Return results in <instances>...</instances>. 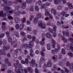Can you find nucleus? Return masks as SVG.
I'll use <instances>...</instances> for the list:
<instances>
[{
  "label": "nucleus",
  "mask_w": 73,
  "mask_h": 73,
  "mask_svg": "<svg viewBox=\"0 0 73 73\" xmlns=\"http://www.w3.org/2000/svg\"><path fill=\"white\" fill-rule=\"evenodd\" d=\"M17 73H21V71H20V69L19 68L16 72Z\"/></svg>",
  "instance_id": "nucleus-62"
},
{
  "label": "nucleus",
  "mask_w": 73,
  "mask_h": 73,
  "mask_svg": "<svg viewBox=\"0 0 73 73\" xmlns=\"http://www.w3.org/2000/svg\"><path fill=\"white\" fill-rule=\"evenodd\" d=\"M21 34L22 36H25V33L23 32H22L21 33Z\"/></svg>",
  "instance_id": "nucleus-53"
},
{
  "label": "nucleus",
  "mask_w": 73,
  "mask_h": 73,
  "mask_svg": "<svg viewBox=\"0 0 73 73\" xmlns=\"http://www.w3.org/2000/svg\"><path fill=\"white\" fill-rule=\"evenodd\" d=\"M46 36L47 38L49 39H51L52 37V35L49 33H47L46 34Z\"/></svg>",
  "instance_id": "nucleus-9"
},
{
  "label": "nucleus",
  "mask_w": 73,
  "mask_h": 73,
  "mask_svg": "<svg viewBox=\"0 0 73 73\" xmlns=\"http://www.w3.org/2000/svg\"><path fill=\"white\" fill-rule=\"evenodd\" d=\"M31 63L33 65H35L36 63L35 62V60H33V59H32V60L31 61Z\"/></svg>",
  "instance_id": "nucleus-42"
},
{
  "label": "nucleus",
  "mask_w": 73,
  "mask_h": 73,
  "mask_svg": "<svg viewBox=\"0 0 73 73\" xmlns=\"http://www.w3.org/2000/svg\"><path fill=\"white\" fill-rule=\"evenodd\" d=\"M38 24L39 27H41L42 29H44L46 27V25L45 23H42V22L41 21H39Z\"/></svg>",
  "instance_id": "nucleus-1"
},
{
  "label": "nucleus",
  "mask_w": 73,
  "mask_h": 73,
  "mask_svg": "<svg viewBox=\"0 0 73 73\" xmlns=\"http://www.w3.org/2000/svg\"><path fill=\"white\" fill-rule=\"evenodd\" d=\"M68 5L69 9H73V7L72 4L70 3H68Z\"/></svg>",
  "instance_id": "nucleus-24"
},
{
  "label": "nucleus",
  "mask_w": 73,
  "mask_h": 73,
  "mask_svg": "<svg viewBox=\"0 0 73 73\" xmlns=\"http://www.w3.org/2000/svg\"><path fill=\"white\" fill-rule=\"evenodd\" d=\"M25 20H26V18L25 17L23 18L22 20V23H25Z\"/></svg>",
  "instance_id": "nucleus-40"
},
{
  "label": "nucleus",
  "mask_w": 73,
  "mask_h": 73,
  "mask_svg": "<svg viewBox=\"0 0 73 73\" xmlns=\"http://www.w3.org/2000/svg\"><path fill=\"white\" fill-rule=\"evenodd\" d=\"M6 34L7 36V37H9L10 35V32L9 31H7L6 32Z\"/></svg>",
  "instance_id": "nucleus-44"
},
{
  "label": "nucleus",
  "mask_w": 73,
  "mask_h": 73,
  "mask_svg": "<svg viewBox=\"0 0 73 73\" xmlns=\"http://www.w3.org/2000/svg\"><path fill=\"white\" fill-rule=\"evenodd\" d=\"M64 69L66 72L67 73H69V70H68L67 68H66L65 67L64 68Z\"/></svg>",
  "instance_id": "nucleus-38"
},
{
  "label": "nucleus",
  "mask_w": 73,
  "mask_h": 73,
  "mask_svg": "<svg viewBox=\"0 0 73 73\" xmlns=\"http://www.w3.org/2000/svg\"><path fill=\"white\" fill-rule=\"evenodd\" d=\"M11 14H8L7 15L8 16V19H9V20H12V19H13V17L11 16H10Z\"/></svg>",
  "instance_id": "nucleus-28"
},
{
  "label": "nucleus",
  "mask_w": 73,
  "mask_h": 73,
  "mask_svg": "<svg viewBox=\"0 0 73 73\" xmlns=\"http://www.w3.org/2000/svg\"><path fill=\"white\" fill-rule=\"evenodd\" d=\"M35 40H36V37H35V36H33V37L32 41L34 42V41H35Z\"/></svg>",
  "instance_id": "nucleus-52"
},
{
  "label": "nucleus",
  "mask_w": 73,
  "mask_h": 73,
  "mask_svg": "<svg viewBox=\"0 0 73 73\" xmlns=\"http://www.w3.org/2000/svg\"><path fill=\"white\" fill-rule=\"evenodd\" d=\"M14 20L15 23H17L20 21V19L18 17H16L15 18Z\"/></svg>",
  "instance_id": "nucleus-12"
},
{
  "label": "nucleus",
  "mask_w": 73,
  "mask_h": 73,
  "mask_svg": "<svg viewBox=\"0 0 73 73\" xmlns=\"http://www.w3.org/2000/svg\"><path fill=\"white\" fill-rule=\"evenodd\" d=\"M20 11H17L15 13V14L16 16H19L20 14Z\"/></svg>",
  "instance_id": "nucleus-48"
},
{
  "label": "nucleus",
  "mask_w": 73,
  "mask_h": 73,
  "mask_svg": "<svg viewBox=\"0 0 73 73\" xmlns=\"http://www.w3.org/2000/svg\"><path fill=\"white\" fill-rule=\"evenodd\" d=\"M62 7L61 5H59L57 7L58 10L62 9Z\"/></svg>",
  "instance_id": "nucleus-32"
},
{
  "label": "nucleus",
  "mask_w": 73,
  "mask_h": 73,
  "mask_svg": "<svg viewBox=\"0 0 73 73\" xmlns=\"http://www.w3.org/2000/svg\"><path fill=\"white\" fill-rule=\"evenodd\" d=\"M35 54H39V51L38 50H36L35 52Z\"/></svg>",
  "instance_id": "nucleus-64"
},
{
  "label": "nucleus",
  "mask_w": 73,
  "mask_h": 73,
  "mask_svg": "<svg viewBox=\"0 0 73 73\" xmlns=\"http://www.w3.org/2000/svg\"><path fill=\"white\" fill-rule=\"evenodd\" d=\"M45 16H50V13L49 11H47L45 12Z\"/></svg>",
  "instance_id": "nucleus-22"
},
{
  "label": "nucleus",
  "mask_w": 73,
  "mask_h": 73,
  "mask_svg": "<svg viewBox=\"0 0 73 73\" xmlns=\"http://www.w3.org/2000/svg\"><path fill=\"white\" fill-rule=\"evenodd\" d=\"M68 54L69 56H71V57H73V54L72 52L69 53Z\"/></svg>",
  "instance_id": "nucleus-59"
},
{
  "label": "nucleus",
  "mask_w": 73,
  "mask_h": 73,
  "mask_svg": "<svg viewBox=\"0 0 73 73\" xmlns=\"http://www.w3.org/2000/svg\"><path fill=\"white\" fill-rule=\"evenodd\" d=\"M51 53L53 55H54V54H56V52H55V51L54 50H51Z\"/></svg>",
  "instance_id": "nucleus-51"
},
{
  "label": "nucleus",
  "mask_w": 73,
  "mask_h": 73,
  "mask_svg": "<svg viewBox=\"0 0 73 73\" xmlns=\"http://www.w3.org/2000/svg\"><path fill=\"white\" fill-rule=\"evenodd\" d=\"M21 7L22 9H25L26 7V3L25 2H23L22 4Z\"/></svg>",
  "instance_id": "nucleus-20"
},
{
  "label": "nucleus",
  "mask_w": 73,
  "mask_h": 73,
  "mask_svg": "<svg viewBox=\"0 0 73 73\" xmlns=\"http://www.w3.org/2000/svg\"><path fill=\"white\" fill-rule=\"evenodd\" d=\"M13 66L14 67H15V68H17V64L16 63H14L13 64Z\"/></svg>",
  "instance_id": "nucleus-55"
},
{
  "label": "nucleus",
  "mask_w": 73,
  "mask_h": 73,
  "mask_svg": "<svg viewBox=\"0 0 73 73\" xmlns=\"http://www.w3.org/2000/svg\"><path fill=\"white\" fill-rule=\"evenodd\" d=\"M34 43L32 41H30L29 42V44H24L23 46H33Z\"/></svg>",
  "instance_id": "nucleus-7"
},
{
  "label": "nucleus",
  "mask_w": 73,
  "mask_h": 73,
  "mask_svg": "<svg viewBox=\"0 0 73 73\" xmlns=\"http://www.w3.org/2000/svg\"><path fill=\"white\" fill-rule=\"evenodd\" d=\"M38 5H42V1H40V0H39L38 2Z\"/></svg>",
  "instance_id": "nucleus-46"
},
{
  "label": "nucleus",
  "mask_w": 73,
  "mask_h": 73,
  "mask_svg": "<svg viewBox=\"0 0 73 73\" xmlns=\"http://www.w3.org/2000/svg\"><path fill=\"white\" fill-rule=\"evenodd\" d=\"M15 29L16 30H18L19 29V28H20V25L19 24H16L15 26Z\"/></svg>",
  "instance_id": "nucleus-23"
},
{
  "label": "nucleus",
  "mask_w": 73,
  "mask_h": 73,
  "mask_svg": "<svg viewBox=\"0 0 73 73\" xmlns=\"http://www.w3.org/2000/svg\"><path fill=\"white\" fill-rule=\"evenodd\" d=\"M8 41L9 42H12V38L11 37H9L8 39Z\"/></svg>",
  "instance_id": "nucleus-30"
},
{
  "label": "nucleus",
  "mask_w": 73,
  "mask_h": 73,
  "mask_svg": "<svg viewBox=\"0 0 73 73\" xmlns=\"http://www.w3.org/2000/svg\"><path fill=\"white\" fill-rule=\"evenodd\" d=\"M64 62V60L62 59H61L60 60L59 63V65L61 66L62 65L63 63Z\"/></svg>",
  "instance_id": "nucleus-33"
},
{
  "label": "nucleus",
  "mask_w": 73,
  "mask_h": 73,
  "mask_svg": "<svg viewBox=\"0 0 73 73\" xmlns=\"http://www.w3.org/2000/svg\"><path fill=\"white\" fill-rule=\"evenodd\" d=\"M2 29L3 31H5L7 29V27L6 26H2Z\"/></svg>",
  "instance_id": "nucleus-31"
},
{
  "label": "nucleus",
  "mask_w": 73,
  "mask_h": 73,
  "mask_svg": "<svg viewBox=\"0 0 73 73\" xmlns=\"http://www.w3.org/2000/svg\"><path fill=\"white\" fill-rule=\"evenodd\" d=\"M26 3H29V4H31L33 1V0H26Z\"/></svg>",
  "instance_id": "nucleus-25"
},
{
  "label": "nucleus",
  "mask_w": 73,
  "mask_h": 73,
  "mask_svg": "<svg viewBox=\"0 0 73 73\" xmlns=\"http://www.w3.org/2000/svg\"><path fill=\"white\" fill-rule=\"evenodd\" d=\"M36 16L38 18V19H40V18H41V16H42V15L41 13H38L36 14Z\"/></svg>",
  "instance_id": "nucleus-19"
},
{
  "label": "nucleus",
  "mask_w": 73,
  "mask_h": 73,
  "mask_svg": "<svg viewBox=\"0 0 73 73\" xmlns=\"http://www.w3.org/2000/svg\"><path fill=\"white\" fill-rule=\"evenodd\" d=\"M4 13V11H0V17H3V14Z\"/></svg>",
  "instance_id": "nucleus-34"
},
{
  "label": "nucleus",
  "mask_w": 73,
  "mask_h": 73,
  "mask_svg": "<svg viewBox=\"0 0 73 73\" xmlns=\"http://www.w3.org/2000/svg\"><path fill=\"white\" fill-rule=\"evenodd\" d=\"M9 60L8 58H6L5 60V62L6 64H8V63Z\"/></svg>",
  "instance_id": "nucleus-41"
},
{
  "label": "nucleus",
  "mask_w": 73,
  "mask_h": 73,
  "mask_svg": "<svg viewBox=\"0 0 73 73\" xmlns=\"http://www.w3.org/2000/svg\"><path fill=\"white\" fill-rule=\"evenodd\" d=\"M47 67H50L52 66V60L49 59L48 60V62L47 63Z\"/></svg>",
  "instance_id": "nucleus-6"
},
{
  "label": "nucleus",
  "mask_w": 73,
  "mask_h": 73,
  "mask_svg": "<svg viewBox=\"0 0 73 73\" xmlns=\"http://www.w3.org/2000/svg\"><path fill=\"white\" fill-rule=\"evenodd\" d=\"M65 13H66V12L64 11H62L61 13L58 12L57 13V15H58V16H60L62 15L63 16H64L65 15Z\"/></svg>",
  "instance_id": "nucleus-2"
},
{
  "label": "nucleus",
  "mask_w": 73,
  "mask_h": 73,
  "mask_svg": "<svg viewBox=\"0 0 73 73\" xmlns=\"http://www.w3.org/2000/svg\"><path fill=\"white\" fill-rule=\"evenodd\" d=\"M33 32L34 35H37V30L35 29L33 31Z\"/></svg>",
  "instance_id": "nucleus-39"
},
{
  "label": "nucleus",
  "mask_w": 73,
  "mask_h": 73,
  "mask_svg": "<svg viewBox=\"0 0 73 73\" xmlns=\"http://www.w3.org/2000/svg\"><path fill=\"white\" fill-rule=\"evenodd\" d=\"M30 10L31 12H33L34 11V9H33V6H32L29 9Z\"/></svg>",
  "instance_id": "nucleus-36"
},
{
  "label": "nucleus",
  "mask_w": 73,
  "mask_h": 73,
  "mask_svg": "<svg viewBox=\"0 0 73 73\" xmlns=\"http://www.w3.org/2000/svg\"><path fill=\"white\" fill-rule=\"evenodd\" d=\"M4 67H2L1 68V70L2 71H5V67H6L7 66V65L5 64H4L3 66Z\"/></svg>",
  "instance_id": "nucleus-27"
},
{
  "label": "nucleus",
  "mask_w": 73,
  "mask_h": 73,
  "mask_svg": "<svg viewBox=\"0 0 73 73\" xmlns=\"http://www.w3.org/2000/svg\"><path fill=\"white\" fill-rule=\"evenodd\" d=\"M3 44L4 45H5L6 44H7V40H3Z\"/></svg>",
  "instance_id": "nucleus-49"
},
{
  "label": "nucleus",
  "mask_w": 73,
  "mask_h": 73,
  "mask_svg": "<svg viewBox=\"0 0 73 73\" xmlns=\"http://www.w3.org/2000/svg\"><path fill=\"white\" fill-rule=\"evenodd\" d=\"M5 50H0V55H5Z\"/></svg>",
  "instance_id": "nucleus-11"
},
{
  "label": "nucleus",
  "mask_w": 73,
  "mask_h": 73,
  "mask_svg": "<svg viewBox=\"0 0 73 73\" xmlns=\"http://www.w3.org/2000/svg\"><path fill=\"white\" fill-rule=\"evenodd\" d=\"M45 5L46 6H49L50 5V4L48 2H46L45 3Z\"/></svg>",
  "instance_id": "nucleus-58"
},
{
  "label": "nucleus",
  "mask_w": 73,
  "mask_h": 73,
  "mask_svg": "<svg viewBox=\"0 0 73 73\" xmlns=\"http://www.w3.org/2000/svg\"><path fill=\"white\" fill-rule=\"evenodd\" d=\"M3 48L4 50H9V49L11 48V47L9 46H4Z\"/></svg>",
  "instance_id": "nucleus-15"
},
{
  "label": "nucleus",
  "mask_w": 73,
  "mask_h": 73,
  "mask_svg": "<svg viewBox=\"0 0 73 73\" xmlns=\"http://www.w3.org/2000/svg\"><path fill=\"white\" fill-rule=\"evenodd\" d=\"M40 44L41 45H44L45 44V42H42V41H41L40 42Z\"/></svg>",
  "instance_id": "nucleus-50"
},
{
  "label": "nucleus",
  "mask_w": 73,
  "mask_h": 73,
  "mask_svg": "<svg viewBox=\"0 0 73 73\" xmlns=\"http://www.w3.org/2000/svg\"><path fill=\"white\" fill-rule=\"evenodd\" d=\"M38 21V19L37 18H35L33 20V22L35 24H37V21Z\"/></svg>",
  "instance_id": "nucleus-21"
},
{
  "label": "nucleus",
  "mask_w": 73,
  "mask_h": 73,
  "mask_svg": "<svg viewBox=\"0 0 73 73\" xmlns=\"http://www.w3.org/2000/svg\"><path fill=\"white\" fill-rule=\"evenodd\" d=\"M51 41L52 43V46H56V41L54 39H51Z\"/></svg>",
  "instance_id": "nucleus-17"
},
{
  "label": "nucleus",
  "mask_w": 73,
  "mask_h": 73,
  "mask_svg": "<svg viewBox=\"0 0 73 73\" xmlns=\"http://www.w3.org/2000/svg\"><path fill=\"white\" fill-rule=\"evenodd\" d=\"M27 69L28 71L30 73H33V70L32 69V68L31 67H29L27 68Z\"/></svg>",
  "instance_id": "nucleus-8"
},
{
  "label": "nucleus",
  "mask_w": 73,
  "mask_h": 73,
  "mask_svg": "<svg viewBox=\"0 0 73 73\" xmlns=\"http://www.w3.org/2000/svg\"><path fill=\"white\" fill-rule=\"evenodd\" d=\"M56 24L58 26H60L61 25V23L59 21H58Z\"/></svg>",
  "instance_id": "nucleus-43"
},
{
  "label": "nucleus",
  "mask_w": 73,
  "mask_h": 73,
  "mask_svg": "<svg viewBox=\"0 0 73 73\" xmlns=\"http://www.w3.org/2000/svg\"><path fill=\"white\" fill-rule=\"evenodd\" d=\"M28 38L29 39H32V37L31 35H28L27 36Z\"/></svg>",
  "instance_id": "nucleus-57"
},
{
  "label": "nucleus",
  "mask_w": 73,
  "mask_h": 73,
  "mask_svg": "<svg viewBox=\"0 0 73 73\" xmlns=\"http://www.w3.org/2000/svg\"><path fill=\"white\" fill-rule=\"evenodd\" d=\"M27 40V38L25 37L22 40V42H24L25 41V40Z\"/></svg>",
  "instance_id": "nucleus-60"
},
{
  "label": "nucleus",
  "mask_w": 73,
  "mask_h": 73,
  "mask_svg": "<svg viewBox=\"0 0 73 73\" xmlns=\"http://www.w3.org/2000/svg\"><path fill=\"white\" fill-rule=\"evenodd\" d=\"M35 9L36 11L38 12V11H39V8H38V6H36L35 7Z\"/></svg>",
  "instance_id": "nucleus-29"
},
{
  "label": "nucleus",
  "mask_w": 73,
  "mask_h": 73,
  "mask_svg": "<svg viewBox=\"0 0 73 73\" xmlns=\"http://www.w3.org/2000/svg\"><path fill=\"white\" fill-rule=\"evenodd\" d=\"M66 35L67 36H69V32H67V31H66Z\"/></svg>",
  "instance_id": "nucleus-61"
},
{
  "label": "nucleus",
  "mask_w": 73,
  "mask_h": 73,
  "mask_svg": "<svg viewBox=\"0 0 73 73\" xmlns=\"http://www.w3.org/2000/svg\"><path fill=\"white\" fill-rule=\"evenodd\" d=\"M13 56L14 58H16L17 57V54H15V53H14L13 54Z\"/></svg>",
  "instance_id": "nucleus-45"
},
{
  "label": "nucleus",
  "mask_w": 73,
  "mask_h": 73,
  "mask_svg": "<svg viewBox=\"0 0 73 73\" xmlns=\"http://www.w3.org/2000/svg\"><path fill=\"white\" fill-rule=\"evenodd\" d=\"M45 61V58L43 57H41L40 59V62L39 63V64H40V65H42V63L44 62Z\"/></svg>",
  "instance_id": "nucleus-5"
},
{
  "label": "nucleus",
  "mask_w": 73,
  "mask_h": 73,
  "mask_svg": "<svg viewBox=\"0 0 73 73\" xmlns=\"http://www.w3.org/2000/svg\"><path fill=\"white\" fill-rule=\"evenodd\" d=\"M53 36L54 37H56L57 36V33L56 32H54L53 33Z\"/></svg>",
  "instance_id": "nucleus-56"
},
{
  "label": "nucleus",
  "mask_w": 73,
  "mask_h": 73,
  "mask_svg": "<svg viewBox=\"0 0 73 73\" xmlns=\"http://www.w3.org/2000/svg\"><path fill=\"white\" fill-rule=\"evenodd\" d=\"M45 5V4H43L42 6L41 7V8H42V9H43V8H45L46 7Z\"/></svg>",
  "instance_id": "nucleus-63"
},
{
  "label": "nucleus",
  "mask_w": 73,
  "mask_h": 73,
  "mask_svg": "<svg viewBox=\"0 0 73 73\" xmlns=\"http://www.w3.org/2000/svg\"><path fill=\"white\" fill-rule=\"evenodd\" d=\"M52 59L54 60V61H55V62L57 61L58 59L57 55H54V56L52 57Z\"/></svg>",
  "instance_id": "nucleus-14"
},
{
  "label": "nucleus",
  "mask_w": 73,
  "mask_h": 73,
  "mask_svg": "<svg viewBox=\"0 0 73 73\" xmlns=\"http://www.w3.org/2000/svg\"><path fill=\"white\" fill-rule=\"evenodd\" d=\"M65 47V48H67L68 50H70V49H71V50H72V52L73 53V47L72 46H65V47Z\"/></svg>",
  "instance_id": "nucleus-13"
},
{
  "label": "nucleus",
  "mask_w": 73,
  "mask_h": 73,
  "mask_svg": "<svg viewBox=\"0 0 73 73\" xmlns=\"http://www.w3.org/2000/svg\"><path fill=\"white\" fill-rule=\"evenodd\" d=\"M40 53L41 55L42 56V57L45 56V54L44 53V52L41 51H40Z\"/></svg>",
  "instance_id": "nucleus-47"
},
{
  "label": "nucleus",
  "mask_w": 73,
  "mask_h": 73,
  "mask_svg": "<svg viewBox=\"0 0 73 73\" xmlns=\"http://www.w3.org/2000/svg\"><path fill=\"white\" fill-rule=\"evenodd\" d=\"M8 0H5L4 1V3L7 4V6L11 5H12L13 4V2L12 1H9L8 2H7V1Z\"/></svg>",
  "instance_id": "nucleus-3"
},
{
  "label": "nucleus",
  "mask_w": 73,
  "mask_h": 73,
  "mask_svg": "<svg viewBox=\"0 0 73 73\" xmlns=\"http://www.w3.org/2000/svg\"><path fill=\"white\" fill-rule=\"evenodd\" d=\"M52 13H53L54 15H57V12L55 9L52 8L51 10Z\"/></svg>",
  "instance_id": "nucleus-10"
},
{
  "label": "nucleus",
  "mask_w": 73,
  "mask_h": 73,
  "mask_svg": "<svg viewBox=\"0 0 73 73\" xmlns=\"http://www.w3.org/2000/svg\"><path fill=\"white\" fill-rule=\"evenodd\" d=\"M20 27L19 29L20 30H23L24 29V24L23 23H21L20 26Z\"/></svg>",
  "instance_id": "nucleus-18"
},
{
  "label": "nucleus",
  "mask_w": 73,
  "mask_h": 73,
  "mask_svg": "<svg viewBox=\"0 0 73 73\" xmlns=\"http://www.w3.org/2000/svg\"><path fill=\"white\" fill-rule=\"evenodd\" d=\"M20 7V5H17V6H16L15 8V11H18V10L19 9Z\"/></svg>",
  "instance_id": "nucleus-26"
},
{
  "label": "nucleus",
  "mask_w": 73,
  "mask_h": 73,
  "mask_svg": "<svg viewBox=\"0 0 73 73\" xmlns=\"http://www.w3.org/2000/svg\"><path fill=\"white\" fill-rule=\"evenodd\" d=\"M62 41H64L65 43H67L68 42V39L66 38H65L64 36H63L62 37Z\"/></svg>",
  "instance_id": "nucleus-16"
},
{
  "label": "nucleus",
  "mask_w": 73,
  "mask_h": 73,
  "mask_svg": "<svg viewBox=\"0 0 73 73\" xmlns=\"http://www.w3.org/2000/svg\"><path fill=\"white\" fill-rule=\"evenodd\" d=\"M1 38H3L4 36H5V34L4 33H2L1 34Z\"/></svg>",
  "instance_id": "nucleus-54"
},
{
  "label": "nucleus",
  "mask_w": 73,
  "mask_h": 73,
  "mask_svg": "<svg viewBox=\"0 0 73 73\" xmlns=\"http://www.w3.org/2000/svg\"><path fill=\"white\" fill-rule=\"evenodd\" d=\"M54 2L55 4L56 5L59 4V3H60L59 1H58L57 0H54Z\"/></svg>",
  "instance_id": "nucleus-37"
},
{
  "label": "nucleus",
  "mask_w": 73,
  "mask_h": 73,
  "mask_svg": "<svg viewBox=\"0 0 73 73\" xmlns=\"http://www.w3.org/2000/svg\"><path fill=\"white\" fill-rule=\"evenodd\" d=\"M52 30L55 32L57 31V27L56 26H54Z\"/></svg>",
  "instance_id": "nucleus-35"
},
{
  "label": "nucleus",
  "mask_w": 73,
  "mask_h": 73,
  "mask_svg": "<svg viewBox=\"0 0 73 73\" xmlns=\"http://www.w3.org/2000/svg\"><path fill=\"white\" fill-rule=\"evenodd\" d=\"M8 6V5H7V3H6V5L3 8L4 11H7V10H9V9H11V7L9 6ZM8 6H9V5H8Z\"/></svg>",
  "instance_id": "nucleus-4"
}]
</instances>
